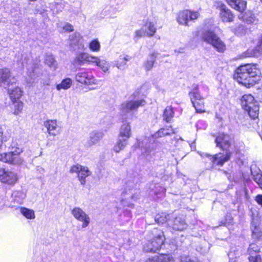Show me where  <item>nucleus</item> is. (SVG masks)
Wrapping results in <instances>:
<instances>
[{
  "label": "nucleus",
  "mask_w": 262,
  "mask_h": 262,
  "mask_svg": "<svg viewBox=\"0 0 262 262\" xmlns=\"http://www.w3.org/2000/svg\"><path fill=\"white\" fill-rule=\"evenodd\" d=\"M20 212L27 219H34L35 217L34 211L32 209H29L25 207H21L20 208Z\"/></svg>",
  "instance_id": "473e14b6"
},
{
  "label": "nucleus",
  "mask_w": 262,
  "mask_h": 262,
  "mask_svg": "<svg viewBox=\"0 0 262 262\" xmlns=\"http://www.w3.org/2000/svg\"><path fill=\"white\" fill-rule=\"evenodd\" d=\"M43 125L47 129L50 135L55 136L59 134L57 121L56 120H47L43 122Z\"/></svg>",
  "instance_id": "ddd939ff"
},
{
  "label": "nucleus",
  "mask_w": 262,
  "mask_h": 262,
  "mask_svg": "<svg viewBox=\"0 0 262 262\" xmlns=\"http://www.w3.org/2000/svg\"><path fill=\"white\" fill-rule=\"evenodd\" d=\"M192 103H194V101H199L203 97L200 94L196 91L194 90L192 92H190L189 94Z\"/></svg>",
  "instance_id": "4c0bfd02"
},
{
  "label": "nucleus",
  "mask_w": 262,
  "mask_h": 262,
  "mask_svg": "<svg viewBox=\"0 0 262 262\" xmlns=\"http://www.w3.org/2000/svg\"><path fill=\"white\" fill-rule=\"evenodd\" d=\"M130 57L127 55H123L121 56L119 58V62L120 64H125L123 61H128L129 60Z\"/></svg>",
  "instance_id": "3c124183"
},
{
  "label": "nucleus",
  "mask_w": 262,
  "mask_h": 262,
  "mask_svg": "<svg viewBox=\"0 0 262 262\" xmlns=\"http://www.w3.org/2000/svg\"><path fill=\"white\" fill-rule=\"evenodd\" d=\"M76 79L79 82L87 85L96 84V80L93 78L89 76L88 73L82 72L77 74L76 76Z\"/></svg>",
  "instance_id": "2eb2a0df"
},
{
  "label": "nucleus",
  "mask_w": 262,
  "mask_h": 262,
  "mask_svg": "<svg viewBox=\"0 0 262 262\" xmlns=\"http://www.w3.org/2000/svg\"><path fill=\"white\" fill-rule=\"evenodd\" d=\"M70 172L71 173H78L77 177L81 185L85 184V178L91 175V172L87 167L82 166L77 164L71 167Z\"/></svg>",
  "instance_id": "1a4fd4ad"
},
{
  "label": "nucleus",
  "mask_w": 262,
  "mask_h": 262,
  "mask_svg": "<svg viewBox=\"0 0 262 262\" xmlns=\"http://www.w3.org/2000/svg\"><path fill=\"white\" fill-rule=\"evenodd\" d=\"M259 248L257 245L255 244H251L249 245L248 252L250 256L257 255V253L259 252Z\"/></svg>",
  "instance_id": "e433bc0d"
},
{
  "label": "nucleus",
  "mask_w": 262,
  "mask_h": 262,
  "mask_svg": "<svg viewBox=\"0 0 262 262\" xmlns=\"http://www.w3.org/2000/svg\"><path fill=\"white\" fill-rule=\"evenodd\" d=\"M17 145L15 141H11V143L7 147V149H8L10 151L3 154L0 153V161L14 165L22 164L24 161L20 156L23 150Z\"/></svg>",
  "instance_id": "7ed1b4c3"
},
{
  "label": "nucleus",
  "mask_w": 262,
  "mask_h": 262,
  "mask_svg": "<svg viewBox=\"0 0 262 262\" xmlns=\"http://www.w3.org/2000/svg\"><path fill=\"white\" fill-rule=\"evenodd\" d=\"M179 262H198L196 260L192 259L188 256L182 255L179 257Z\"/></svg>",
  "instance_id": "49530a36"
},
{
  "label": "nucleus",
  "mask_w": 262,
  "mask_h": 262,
  "mask_svg": "<svg viewBox=\"0 0 262 262\" xmlns=\"http://www.w3.org/2000/svg\"><path fill=\"white\" fill-rule=\"evenodd\" d=\"M82 39V35L78 32H75L69 37L70 40L73 41L74 43L78 42L80 40H81Z\"/></svg>",
  "instance_id": "37998d69"
},
{
  "label": "nucleus",
  "mask_w": 262,
  "mask_h": 262,
  "mask_svg": "<svg viewBox=\"0 0 262 262\" xmlns=\"http://www.w3.org/2000/svg\"><path fill=\"white\" fill-rule=\"evenodd\" d=\"M215 142L217 147L226 150V151L224 153H219L214 156L204 154L201 155V156L203 158H208L213 164L222 166L226 162L229 161L230 158L231 152L228 151V149L231 145L232 138L227 134L220 133L216 136Z\"/></svg>",
  "instance_id": "f257e3e1"
},
{
  "label": "nucleus",
  "mask_w": 262,
  "mask_h": 262,
  "mask_svg": "<svg viewBox=\"0 0 262 262\" xmlns=\"http://www.w3.org/2000/svg\"><path fill=\"white\" fill-rule=\"evenodd\" d=\"M71 79L70 78H66L63 79L60 84L57 85L56 89L58 90H60L61 89L67 90L71 87Z\"/></svg>",
  "instance_id": "7c9ffc66"
},
{
  "label": "nucleus",
  "mask_w": 262,
  "mask_h": 262,
  "mask_svg": "<svg viewBox=\"0 0 262 262\" xmlns=\"http://www.w3.org/2000/svg\"><path fill=\"white\" fill-rule=\"evenodd\" d=\"M157 232H158V230L157 229H155V230H154L155 233L156 234Z\"/></svg>",
  "instance_id": "13d9d810"
},
{
  "label": "nucleus",
  "mask_w": 262,
  "mask_h": 262,
  "mask_svg": "<svg viewBox=\"0 0 262 262\" xmlns=\"http://www.w3.org/2000/svg\"><path fill=\"white\" fill-rule=\"evenodd\" d=\"M156 24V22L154 21L151 20H147L143 26V27L146 32V36L151 37L154 35L157 31Z\"/></svg>",
  "instance_id": "412c9836"
},
{
  "label": "nucleus",
  "mask_w": 262,
  "mask_h": 262,
  "mask_svg": "<svg viewBox=\"0 0 262 262\" xmlns=\"http://www.w3.org/2000/svg\"><path fill=\"white\" fill-rule=\"evenodd\" d=\"M57 28L60 32H69L74 30L73 26L68 23L59 24Z\"/></svg>",
  "instance_id": "c85d7f7f"
},
{
  "label": "nucleus",
  "mask_w": 262,
  "mask_h": 262,
  "mask_svg": "<svg viewBox=\"0 0 262 262\" xmlns=\"http://www.w3.org/2000/svg\"><path fill=\"white\" fill-rule=\"evenodd\" d=\"M103 134L101 132L93 130L90 133L89 138L87 142L89 146L96 144L103 138Z\"/></svg>",
  "instance_id": "f3484780"
},
{
  "label": "nucleus",
  "mask_w": 262,
  "mask_h": 262,
  "mask_svg": "<svg viewBox=\"0 0 262 262\" xmlns=\"http://www.w3.org/2000/svg\"><path fill=\"white\" fill-rule=\"evenodd\" d=\"M172 227L173 230L182 231L187 228V224L182 216H177L173 221Z\"/></svg>",
  "instance_id": "6ab92c4d"
},
{
  "label": "nucleus",
  "mask_w": 262,
  "mask_h": 262,
  "mask_svg": "<svg viewBox=\"0 0 262 262\" xmlns=\"http://www.w3.org/2000/svg\"><path fill=\"white\" fill-rule=\"evenodd\" d=\"M71 214L76 220L82 223V228H85L89 225L91 222L90 217L81 208L79 207L73 208L71 210Z\"/></svg>",
  "instance_id": "0eeeda50"
},
{
  "label": "nucleus",
  "mask_w": 262,
  "mask_h": 262,
  "mask_svg": "<svg viewBox=\"0 0 262 262\" xmlns=\"http://www.w3.org/2000/svg\"><path fill=\"white\" fill-rule=\"evenodd\" d=\"M43 63L47 66H52L54 64L55 59L53 55H47L44 57Z\"/></svg>",
  "instance_id": "a19ab883"
},
{
  "label": "nucleus",
  "mask_w": 262,
  "mask_h": 262,
  "mask_svg": "<svg viewBox=\"0 0 262 262\" xmlns=\"http://www.w3.org/2000/svg\"><path fill=\"white\" fill-rule=\"evenodd\" d=\"M174 111L171 106H167L164 110L163 118V120L166 122H170L174 116Z\"/></svg>",
  "instance_id": "b1692460"
},
{
  "label": "nucleus",
  "mask_w": 262,
  "mask_h": 262,
  "mask_svg": "<svg viewBox=\"0 0 262 262\" xmlns=\"http://www.w3.org/2000/svg\"><path fill=\"white\" fill-rule=\"evenodd\" d=\"M159 256L154 257L152 258L148 259L146 262H159Z\"/></svg>",
  "instance_id": "864d4df0"
},
{
  "label": "nucleus",
  "mask_w": 262,
  "mask_h": 262,
  "mask_svg": "<svg viewBox=\"0 0 262 262\" xmlns=\"http://www.w3.org/2000/svg\"><path fill=\"white\" fill-rule=\"evenodd\" d=\"M127 143L128 140L119 138L118 141L114 147V151L116 152H119L124 148Z\"/></svg>",
  "instance_id": "bb28decb"
},
{
  "label": "nucleus",
  "mask_w": 262,
  "mask_h": 262,
  "mask_svg": "<svg viewBox=\"0 0 262 262\" xmlns=\"http://www.w3.org/2000/svg\"><path fill=\"white\" fill-rule=\"evenodd\" d=\"M260 1L262 2V0H260Z\"/></svg>",
  "instance_id": "bf43d9fd"
},
{
  "label": "nucleus",
  "mask_w": 262,
  "mask_h": 262,
  "mask_svg": "<svg viewBox=\"0 0 262 262\" xmlns=\"http://www.w3.org/2000/svg\"><path fill=\"white\" fill-rule=\"evenodd\" d=\"M146 102L144 99L127 101L121 104L120 110L123 113L137 111L140 106H144Z\"/></svg>",
  "instance_id": "6e6552de"
},
{
  "label": "nucleus",
  "mask_w": 262,
  "mask_h": 262,
  "mask_svg": "<svg viewBox=\"0 0 262 262\" xmlns=\"http://www.w3.org/2000/svg\"><path fill=\"white\" fill-rule=\"evenodd\" d=\"M177 21L179 24L187 26L188 25V19H187L184 11H180L177 15Z\"/></svg>",
  "instance_id": "cd10ccee"
},
{
  "label": "nucleus",
  "mask_w": 262,
  "mask_h": 262,
  "mask_svg": "<svg viewBox=\"0 0 262 262\" xmlns=\"http://www.w3.org/2000/svg\"><path fill=\"white\" fill-rule=\"evenodd\" d=\"M252 238L256 241L262 240V231L257 227L252 229Z\"/></svg>",
  "instance_id": "f704fd0d"
},
{
  "label": "nucleus",
  "mask_w": 262,
  "mask_h": 262,
  "mask_svg": "<svg viewBox=\"0 0 262 262\" xmlns=\"http://www.w3.org/2000/svg\"><path fill=\"white\" fill-rule=\"evenodd\" d=\"M101 68L104 72H106L108 70V67H101Z\"/></svg>",
  "instance_id": "5fc2aeb1"
},
{
  "label": "nucleus",
  "mask_w": 262,
  "mask_h": 262,
  "mask_svg": "<svg viewBox=\"0 0 262 262\" xmlns=\"http://www.w3.org/2000/svg\"><path fill=\"white\" fill-rule=\"evenodd\" d=\"M254 180L262 189V174L257 173L256 174L254 175Z\"/></svg>",
  "instance_id": "de8ad7c7"
},
{
  "label": "nucleus",
  "mask_w": 262,
  "mask_h": 262,
  "mask_svg": "<svg viewBox=\"0 0 262 262\" xmlns=\"http://www.w3.org/2000/svg\"><path fill=\"white\" fill-rule=\"evenodd\" d=\"M171 132L169 129L161 128L157 132H156L154 136L155 138H161L164 136L170 135Z\"/></svg>",
  "instance_id": "58836bf2"
},
{
  "label": "nucleus",
  "mask_w": 262,
  "mask_h": 262,
  "mask_svg": "<svg viewBox=\"0 0 262 262\" xmlns=\"http://www.w3.org/2000/svg\"><path fill=\"white\" fill-rule=\"evenodd\" d=\"M235 10L243 12L246 8L247 2L244 0H225Z\"/></svg>",
  "instance_id": "dca6fc26"
},
{
  "label": "nucleus",
  "mask_w": 262,
  "mask_h": 262,
  "mask_svg": "<svg viewBox=\"0 0 262 262\" xmlns=\"http://www.w3.org/2000/svg\"><path fill=\"white\" fill-rule=\"evenodd\" d=\"M3 136V130L0 127V152L3 150H6L7 146L11 143V141H13V139L6 140Z\"/></svg>",
  "instance_id": "393cba45"
},
{
  "label": "nucleus",
  "mask_w": 262,
  "mask_h": 262,
  "mask_svg": "<svg viewBox=\"0 0 262 262\" xmlns=\"http://www.w3.org/2000/svg\"><path fill=\"white\" fill-rule=\"evenodd\" d=\"M10 98L13 103L19 100L23 95V91L18 87L9 89L8 91Z\"/></svg>",
  "instance_id": "aec40b11"
},
{
  "label": "nucleus",
  "mask_w": 262,
  "mask_h": 262,
  "mask_svg": "<svg viewBox=\"0 0 262 262\" xmlns=\"http://www.w3.org/2000/svg\"><path fill=\"white\" fill-rule=\"evenodd\" d=\"M185 15L188 19V21H194L197 19L200 16V12L198 11L191 10H184Z\"/></svg>",
  "instance_id": "a878e982"
},
{
  "label": "nucleus",
  "mask_w": 262,
  "mask_h": 262,
  "mask_svg": "<svg viewBox=\"0 0 262 262\" xmlns=\"http://www.w3.org/2000/svg\"><path fill=\"white\" fill-rule=\"evenodd\" d=\"M250 262H261V258L259 255H251L249 257Z\"/></svg>",
  "instance_id": "8fccbe9b"
},
{
  "label": "nucleus",
  "mask_w": 262,
  "mask_h": 262,
  "mask_svg": "<svg viewBox=\"0 0 262 262\" xmlns=\"http://www.w3.org/2000/svg\"><path fill=\"white\" fill-rule=\"evenodd\" d=\"M159 262H174L172 257L168 255H162L159 256Z\"/></svg>",
  "instance_id": "c03bdc74"
},
{
  "label": "nucleus",
  "mask_w": 262,
  "mask_h": 262,
  "mask_svg": "<svg viewBox=\"0 0 262 262\" xmlns=\"http://www.w3.org/2000/svg\"><path fill=\"white\" fill-rule=\"evenodd\" d=\"M131 127L130 123L124 122L121 125L119 134V138L128 140L131 137Z\"/></svg>",
  "instance_id": "a211bd4d"
},
{
  "label": "nucleus",
  "mask_w": 262,
  "mask_h": 262,
  "mask_svg": "<svg viewBox=\"0 0 262 262\" xmlns=\"http://www.w3.org/2000/svg\"><path fill=\"white\" fill-rule=\"evenodd\" d=\"M16 79L8 69H0V86L3 84L4 85L9 86L10 84L16 83Z\"/></svg>",
  "instance_id": "f8f14e48"
},
{
  "label": "nucleus",
  "mask_w": 262,
  "mask_h": 262,
  "mask_svg": "<svg viewBox=\"0 0 262 262\" xmlns=\"http://www.w3.org/2000/svg\"><path fill=\"white\" fill-rule=\"evenodd\" d=\"M78 64H95L96 66H103L106 64V61L103 59L90 56L86 53L79 54L76 59Z\"/></svg>",
  "instance_id": "423d86ee"
},
{
  "label": "nucleus",
  "mask_w": 262,
  "mask_h": 262,
  "mask_svg": "<svg viewBox=\"0 0 262 262\" xmlns=\"http://www.w3.org/2000/svg\"><path fill=\"white\" fill-rule=\"evenodd\" d=\"M165 241V237L163 232L160 231L154 238L151 241V244L152 247L150 249V251H155L161 248Z\"/></svg>",
  "instance_id": "4468645a"
},
{
  "label": "nucleus",
  "mask_w": 262,
  "mask_h": 262,
  "mask_svg": "<svg viewBox=\"0 0 262 262\" xmlns=\"http://www.w3.org/2000/svg\"><path fill=\"white\" fill-rule=\"evenodd\" d=\"M18 178L15 172L2 168L0 169V180L4 183L13 185L17 181Z\"/></svg>",
  "instance_id": "9d476101"
},
{
  "label": "nucleus",
  "mask_w": 262,
  "mask_h": 262,
  "mask_svg": "<svg viewBox=\"0 0 262 262\" xmlns=\"http://www.w3.org/2000/svg\"><path fill=\"white\" fill-rule=\"evenodd\" d=\"M238 17L247 24H252L256 20L255 17L251 11H247L244 13H241L238 15Z\"/></svg>",
  "instance_id": "5701e85b"
},
{
  "label": "nucleus",
  "mask_w": 262,
  "mask_h": 262,
  "mask_svg": "<svg viewBox=\"0 0 262 262\" xmlns=\"http://www.w3.org/2000/svg\"><path fill=\"white\" fill-rule=\"evenodd\" d=\"M157 54L152 53L150 54L146 60V66H153L156 63Z\"/></svg>",
  "instance_id": "ea45409f"
},
{
  "label": "nucleus",
  "mask_w": 262,
  "mask_h": 262,
  "mask_svg": "<svg viewBox=\"0 0 262 262\" xmlns=\"http://www.w3.org/2000/svg\"><path fill=\"white\" fill-rule=\"evenodd\" d=\"M192 104L197 113H202L205 112L203 98L199 101H194Z\"/></svg>",
  "instance_id": "c756f323"
},
{
  "label": "nucleus",
  "mask_w": 262,
  "mask_h": 262,
  "mask_svg": "<svg viewBox=\"0 0 262 262\" xmlns=\"http://www.w3.org/2000/svg\"><path fill=\"white\" fill-rule=\"evenodd\" d=\"M30 77H31V79H33V78H34V74L31 75H30Z\"/></svg>",
  "instance_id": "4d7b16f0"
},
{
  "label": "nucleus",
  "mask_w": 262,
  "mask_h": 262,
  "mask_svg": "<svg viewBox=\"0 0 262 262\" xmlns=\"http://www.w3.org/2000/svg\"><path fill=\"white\" fill-rule=\"evenodd\" d=\"M255 201L262 206V194H258L255 198Z\"/></svg>",
  "instance_id": "603ef678"
},
{
  "label": "nucleus",
  "mask_w": 262,
  "mask_h": 262,
  "mask_svg": "<svg viewBox=\"0 0 262 262\" xmlns=\"http://www.w3.org/2000/svg\"><path fill=\"white\" fill-rule=\"evenodd\" d=\"M168 217L169 214L162 212L157 214L155 216V220L158 224H163L167 222Z\"/></svg>",
  "instance_id": "2f4dec72"
},
{
  "label": "nucleus",
  "mask_w": 262,
  "mask_h": 262,
  "mask_svg": "<svg viewBox=\"0 0 262 262\" xmlns=\"http://www.w3.org/2000/svg\"><path fill=\"white\" fill-rule=\"evenodd\" d=\"M247 56L259 57L262 55V35L260 37L258 43L252 50H248L246 53Z\"/></svg>",
  "instance_id": "4be33fe9"
},
{
  "label": "nucleus",
  "mask_w": 262,
  "mask_h": 262,
  "mask_svg": "<svg viewBox=\"0 0 262 262\" xmlns=\"http://www.w3.org/2000/svg\"><path fill=\"white\" fill-rule=\"evenodd\" d=\"M260 75L256 67H238L234 77L239 83L250 87L260 80Z\"/></svg>",
  "instance_id": "f03ea898"
},
{
  "label": "nucleus",
  "mask_w": 262,
  "mask_h": 262,
  "mask_svg": "<svg viewBox=\"0 0 262 262\" xmlns=\"http://www.w3.org/2000/svg\"><path fill=\"white\" fill-rule=\"evenodd\" d=\"M203 40L211 45L218 52H223L226 49L224 42L212 32H205L203 35Z\"/></svg>",
  "instance_id": "39448f33"
},
{
  "label": "nucleus",
  "mask_w": 262,
  "mask_h": 262,
  "mask_svg": "<svg viewBox=\"0 0 262 262\" xmlns=\"http://www.w3.org/2000/svg\"><path fill=\"white\" fill-rule=\"evenodd\" d=\"M216 7L220 12V17L223 22H231L233 20L234 16L231 11L222 2L216 3Z\"/></svg>",
  "instance_id": "9b49d317"
},
{
  "label": "nucleus",
  "mask_w": 262,
  "mask_h": 262,
  "mask_svg": "<svg viewBox=\"0 0 262 262\" xmlns=\"http://www.w3.org/2000/svg\"><path fill=\"white\" fill-rule=\"evenodd\" d=\"M241 102L243 108L248 113L250 117L255 119L258 117L259 105L253 96L251 94L244 95L242 97Z\"/></svg>",
  "instance_id": "20e7f679"
},
{
  "label": "nucleus",
  "mask_w": 262,
  "mask_h": 262,
  "mask_svg": "<svg viewBox=\"0 0 262 262\" xmlns=\"http://www.w3.org/2000/svg\"><path fill=\"white\" fill-rule=\"evenodd\" d=\"M89 49L93 52H98L100 50V43L97 39L91 41L89 45Z\"/></svg>",
  "instance_id": "72a5a7b5"
},
{
  "label": "nucleus",
  "mask_w": 262,
  "mask_h": 262,
  "mask_svg": "<svg viewBox=\"0 0 262 262\" xmlns=\"http://www.w3.org/2000/svg\"><path fill=\"white\" fill-rule=\"evenodd\" d=\"M145 35H146V32L143 27L141 29L138 30L135 32V37L137 38H140Z\"/></svg>",
  "instance_id": "09e8293b"
},
{
  "label": "nucleus",
  "mask_w": 262,
  "mask_h": 262,
  "mask_svg": "<svg viewBox=\"0 0 262 262\" xmlns=\"http://www.w3.org/2000/svg\"><path fill=\"white\" fill-rule=\"evenodd\" d=\"M179 262H198L196 260L192 259L188 256L182 255L179 257Z\"/></svg>",
  "instance_id": "a18cd8bd"
},
{
  "label": "nucleus",
  "mask_w": 262,
  "mask_h": 262,
  "mask_svg": "<svg viewBox=\"0 0 262 262\" xmlns=\"http://www.w3.org/2000/svg\"><path fill=\"white\" fill-rule=\"evenodd\" d=\"M52 9L56 12L62 11L64 7V4L63 2L60 1L59 2H55L51 5Z\"/></svg>",
  "instance_id": "c9c22d12"
},
{
  "label": "nucleus",
  "mask_w": 262,
  "mask_h": 262,
  "mask_svg": "<svg viewBox=\"0 0 262 262\" xmlns=\"http://www.w3.org/2000/svg\"><path fill=\"white\" fill-rule=\"evenodd\" d=\"M240 66H257V65H256V64H255V63H246V64H241Z\"/></svg>",
  "instance_id": "6e6d98bb"
},
{
  "label": "nucleus",
  "mask_w": 262,
  "mask_h": 262,
  "mask_svg": "<svg viewBox=\"0 0 262 262\" xmlns=\"http://www.w3.org/2000/svg\"><path fill=\"white\" fill-rule=\"evenodd\" d=\"M15 104L14 106V114L15 115H18L19 114L21 111L23 110V103L19 101H17L16 102H15Z\"/></svg>",
  "instance_id": "79ce46f5"
}]
</instances>
